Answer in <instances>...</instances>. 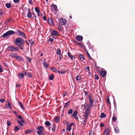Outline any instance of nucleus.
<instances>
[{
    "label": "nucleus",
    "mask_w": 135,
    "mask_h": 135,
    "mask_svg": "<svg viewBox=\"0 0 135 135\" xmlns=\"http://www.w3.org/2000/svg\"><path fill=\"white\" fill-rule=\"evenodd\" d=\"M54 78V76L53 74H51V75L49 76V79L50 80H52Z\"/></svg>",
    "instance_id": "cd10ccee"
},
{
    "label": "nucleus",
    "mask_w": 135,
    "mask_h": 135,
    "mask_svg": "<svg viewBox=\"0 0 135 135\" xmlns=\"http://www.w3.org/2000/svg\"><path fill=\"white\" fill-rule=\"evenodd\" d=\"M107 99L108 103L109 105H110L111 104L110 102V101L109 99V97H107Z\"/></svg>",
    "instance_id": "c03bdc74"
},
{
    "label": "nucleus",
    "mask_w": 135,
    "mask_h": 135,
    "mask_svg": "<svg viewBox=\"0 0 135 135\" xmlns=\"http://www.w3.org/2000/svg\"><path fill=\"white\" fill-rule=\"evenodd\" d=\"M49 41L52 42L53 41V39L51 38H50L49 39Z\"/></svg>",
    "instance_id": "bf43d9fd"
},
{
    "label": "nucleus",
    "mask_w": 135,
    "mask_h": 135,
    "mask_svg": "<svg viewBox=\"0 0 135 135\" xmlns=\"http://www.w3.org/2000/svg\"><path fill=\"white\" fill-rule=\"evenodd\" d=\"M99 72L101 75L102 76L103 78L106 75L107 72L106 71L101 70L99 71Z\"/></svg>",
    "instance_id": "6e6552de"
},
{
    "label": "nucleus",
    "mask_w": 135,
    "mask_h": 135,
    "mask_svg": "<svg viewBox=\"0 0 135 135\" xmlns=\"http://www.w3.org/2000/svg\"><path fill=\"white\" fill-rule=\"evenodd\" d=\"M7 50L9 52L19 51L18 48L16 46H9L7 47Z\"/></svg>",
    "instance_id": "20e7f679"
},
{
    "label": "nucleus",
    "mask_w": 135,
    "mask_h": 135,
    "mask_svg": "<svg viewBox=\"0 0 135 135\" xmlns=\"http://www.w3.org/2000/svg\"><path fill=\"white\" fill-rule=\"evenodd\" d=\"M88 115H86L85 114V115L83 117L84 120L86 121V120L88 117Z\"/></svg>",
    "instance_id": "49530a36"
},
{
    "label": "nucleus",
    "mask_w": 135,
    "mask_h": 135,
    "mask_svg": "<svg viewBox=\"0 0 135 135\" xmlns=\"http://www.w3.org/2000/svg\"><path fill=\"white\" fill-rule=\"evenodd\" d=\"M75 43H76L78 44L79 45H80L82 46H83V45L81 44V43H79V42H77L76 41H75Z\"/></svg>",
    "instance_id": "4d7b16f0"
},
{
    "label": "nucleus",
    "mask_w": 135,
    "mask_h": 135,
    "mask_svg": "<svg viewBox=\"0 0 135 135\" xmlns=\"http://www.w3.org/2000/svg\"><path fill=\"white\" fill-rule=\"evenodd\" d=\"M110 131L109 127L105 129L104 132V135H109Z\"/></svg>",
    "instance_id": "423d86ee"
},
{
    "label": "nucleus",
    "mask_w": 135,
    "mask_h": 135,
    "mask_svg": "<svg viewBox=\"0 0 135 135\" xmlns=\"http://www.w3.org/2000/svg\"><path fill=\"white\" fill-rule=\"evenodd\" d=\"M57 33V31L55 30L52 31L51 32V33L53 35H56Z\"/></svg>",
    "instance_id": "a878e982"
},
{
    "label": "nucleus",
    "mask_w": 135,
    "mask_h": 135,
    "mask_svg": "<svg viewBox=\"0 0 135 135\" xmlns=\"http://www.w3.org/2000/svg\"><path fill=\"white\" fill-rule=\"evenodd\" d=\"M18 102L19 103L21 107L23 109H24V108L23 104H22L20 101H18Z\"/></svg>",
    "instance_id": "ea45409f"
},
{
    "label": "nucleus",
    "mask_w": 135,
    "mask_h": 135,
    "mask_svg": "<svg viewBox=\"0 0 135 135\" xmlns=\"http://www.w3.org/2000/svg\"><path fill=\"white\" fill-rule=\"evenodd\" d=\"M13 1L15 3H17L19 2L20 0H13Z\"/></svg>",
    "instance_id": "e2e57ef3"
},
{
    "label": "nucleus",
    "mask_w": 135,
    "mask_h": 135,
    "mask_svg": "<svg viewBox=\"0 0 135 135\" xmlns=\"http://www.w3.org/2000/svg\"><path fill=\"white\" fill-rule=\"evenodd\" d=\"M29 3L30 4L32 5V0H29Z\"/></svg>",
    "instance_id": "0e129e2a"
},
{
    "label": "nucleus",
    "mask_w": 135,
    "mask_h": 135,
    "mask_svg": "<svg viewBox=\"0 0 135 135\" xmlns=\"http://www.w3.org/2000/svg\"><path fill=\"white\" fill-rule=\"evenodd\" d=\"M16 33L19 36H22L24 38H26L25 34L23 32L21 31L20 30H17Z\"/></svg>",
    "instance_id": "39448f33"
},
{
    "label": "nucleus",
    "mask_w": 135,
    "mask_h": 135,
    "mask_svg": "<svg viewBox=\"0 0 135 135\" xmlns=\"http://www.w3.org/2000/svg\"><path fill=\"white\" fill-rule=\"evenodd\" d=\"M76 80L77 81L81 80V78L80 76L79 75L77 76L76 77Z\"/></svg>",
    "instance_id": "a19ab883"
},
{
    "label": "nucleus",
    "mask_w": 135,
    "mask_h": 135,
    "mask_svg": "<svg viewBox=\"0 0 135 135\" xmlns=\"http://www.w3.org/2000/svg\"><path fill=\"white\" fill-rule=\"evenodd\" d=\"M115 131L117 132H119V129L118 127H116L115 129Z\"/></svg>",
    "instance_id": "a18cd8bd"
},
{
    "label": "nucleus",
    "mask_w": 135,
    "mask_h": 135,
    "mask_svg": "<svg viewBox=\"0 0 135 135\" xmlns=\"http://www.w3.org/2000/svg\"><path fill=\"white\" fill-rule=\"evenodd\" d=\"M32 131L30 129H27L25 131V134H27L31 133Z\"/></svg>",
    "instance_id": "c85d7f7f"
},
{
    "label": "nucleus",
    "mask_w": 135,
    "mask_h": 135,
    "mask_svg": "<svg viewBox=\"0 0 135 135\" xmlns=\"http://www.w3.org/2000/svg\"><path fill=\"white\" fill-rule=\"evenodd\" d=\"M60 118L56 116L54 119V121L55 122L58 123L60 121Z\"/></svg>",
    "instance_id": "2eb2a0df"
},
{
    "label": "nucleus",
    "mask_w": 135,
    "mask_h": 135,
    "mask_svg": "<svg viewBox=\"0 0 135 135\" xmlns=\"http://www.w3.org/2000/svg\"><path fill=\"white\" fill-rule=\"evenodd\" d=\"M3 71L2 69V66L0 64V73L3 72Z\"/></svg>",
    "instance_id": "052dcab7"
},
{
    "label": "nucleus",
    "mask_w": 135,
    "mask_h": 135,
    "mask_svg": "<svg viewBox=\"0 0 135 135\" xmlns=\"http://www.w3.org/2000/svg\"><path fill=\"white\" fill-rule=\"evenodd\" d=\"M37 13L38 16V17H41L42 16V13H40H40Z\"/></svg>",
    "instance_id": "09e8293b"
},
{
    "label": "nucleus",
    "mask_w": 135,
    "mask_h": 135,
    "mask_svg": "<svg viewBox=\"0 0 135 135\" xmlns=\"http://www.w3.org/2000/svg\"><path fill=\"white\" fill-rule=\"evenodd\" d=\"M44 61L43 63V66L45 69H47L49 67V64L48 63H46L45 59H44Z\"/></svg>",
    "instance_id": "1a4fd4ad"
},
{
    "label": "nucleus",
    "mask_w": 135,
    "mask_h": 135,
    "mask_svg": "<svg viewBox=\"0 0 135 135\" xmlns=\"http://www.w3.org/2000/svg\"><path fill=\"white\" fill-rule=\"evenodd\" d=\"M43 19L44 21H46V17L45 16H44L43 17Z\"/></svg>",
    "instance_id": "774afa93"
},
{
    "label": "nucleus",
    "mask_w": 135,
    "mask_h": 135,
    "mask_svg": "<svg viewBox=\"0 0 135 135\" xmlns=\"http://www.w3.org/2000/svg\"><path fill=\"white\" fill-rule=\"evenodd\" d=\"M58 27L59 28V30L60 31H62V29H61V26L60 25H59L58 26Z\"/></svg>",
    "instance_id": "6e6d98bb"
},
{
    "label": "nucleus",
    "mask_w": 135,
    "mask_h": 135,
    "mask_svg": "<svg viewBox=\"0 0 135 135\" xmlns=\"http://www.w3.org/2000/svg\"><path fill=\"white\" fill-rule=\"evenodd\" d=\"M51 70L54 72L55 73H57V69L56 68H51Z\"/></svg>",
    "instance_id": "58836bf2"
},
{
    "label": "nucleus",
    "mask_w": 135,
    "mask_h": 135,
    "mask_svg": "<svg viewBox=\"0 0 135 135\" xmlns=\"http://www.w3.org/2000/svg\"><path fill=\"white\" fill-rule=\"evenodd\" d=\"M90 107L89 106H87V108L85 112V114L86 115H88L90 112Z\"/></svg>",
    "instance_id": "ddd939ff"
},
{
    "label": "nucleus",
    "mask_w": 135,
    "mask_h": 135,
    "mask_svg": "<svg viewBox=\"0 0 135 135\" xmlns=\"http://www.w3.org/2000/svg\"><path fill=\"white\" fill-rule=\"evenodd\" d=\"M18 77L21 79H22L24 76V75L23 73H19L18 74Z\"/></svg>",
    "instance_id": "6ab92c4d"
},
{
    "label": "nucleus",
    "mask_w": 135,
    "mask_h": 135,
    "mask_svg": "<svg viewBox=\"0 0 135 135\" xmlns=\"http://www.w3.org/2000/svg\"><path fill=\"white\" fill-rule=\"evenodd\" d=\"M63 123L64 124L66 125H67V124H69V122L66 120L63 121Z\"/></svg>",
    "instance_id": "603ef678"
},
{
    "label": "nucleus",
    "mask_w": 135,
    "mask_h": 135,
    "mask_svg": "<svg viewBox=\"0 0 135 135\" xmlns=\"http://www.w3.org/2000/svg\"><path fill=\"white\" fill-rule=\"evenodd\" d=\"M67 54L69 57L72 60H73V59H75V57L73 55H71L70 52H69Z\"/></svg>",
    "instance_id": "f3484780"
},
{
    "label": "nucleus",
    "mask_w": 135,
    "mask_h": 135,
    "mask_svg": "<svg viewBox=\"0 0 135 135\" xmlns=\"http://www.w3.org/2000/svg\"><path fill=\"white\" fill-rule=\"evenodd\" d=\"M69 103V104H70V102L69 101H68L64 105V108H65L66 107H67L68 106V103Z\"/></svg>",
    "instance_id": "79ce46f5"
},
{
    "label": "nucleus",
    "mask_w": 135,
    "mask_h": 135,
    "mask_svg": "<svg viewBox=\"0 0 135 135\" xmlns=\"http://www.w3.org/2000/svg\"><path fill=\"white\" fill-rule=\"evenodd\" d=\"M60 24L61 25H64L66 23V21L65 19H64L63 18H61L59 21Z\"/></svg>",
    "instance_id": "9b49d317"
},
{
    "label": "nucleus",
    "mask_w": 135,
    "mask_h": 135,
    "mask_svg": "<svg viewBox=\"0 0 135 135\" xmlns=\"http://www.w3.org/2000/svg\"><path fill=\"white\" fill-rule=\"evenodd\" d=\"M18 55L17 54L14 53L10 54V56L12 57H15L16 59Z\"/></svg>",
    "instance_id": "4be33fe9"
},
{
    "label": "nucleus",
    "mask_w": 135,
    "mask_h": 135,
    "mask_svg": "<svg viewBox=\"0 0 135 135\" xmlns=\"http://www.w3.org/2000/svg\"><path fill=\"white\" fill-rule=\"evenodd\" d=\"M112 120L114 122H115L117 120V118L115 117H113L112 118Z\"/></svg>",
    "instance_id": "3c124183"
},
{
    "label": "nucleus",
    "mask_w": 135,
    "mask_h": 135,
    "mask_svg": "<svg viewBox=\"0 0 135 135\" xmlns=\"http://www.w3.org/2000/svg\"><path fill=\"white\" fill-rule=\"evenodd\" d=\"M106 116V115L104 113H101L100 117L101 118H104Z\"/></svg>",
    "instance_id": "b1692460"
},
{
    "label": "nucleus",
    "mask_w": 135,
    "mask_h": 135,
    "mask_svg": "<svg viewBox=\"0 0 135 135\" xmlns=\"http://www.w3.org/2000/svg\"><path fill=\"white\" fill-rule=\"evenodd\" d=\"M28 12L27 14V16L29 18H31L32 17V14L31 13V11L30 8L28 9Z\"/></svg>",
    "instance_id": "412c9836"
},
{
    "label": "nucleus",
    "mask_w": 135,
    "mask_h": 135,
    "mask_svg": "<svg viewBox=\"0 0 135 135\" xmlns=\"http://www.w3.org/2000/svg\"><path fill=\"white\" fill-rule=\"evenodd\" d=\"M17 122L18 123V124H20L21 126H23V122H22V121H21L18 120H17Z\"/></svg>",
    "instance_id": "473e14b6"
},
{
    "label": "nucleus",
    "mask_w": 135,
    "mask_h": 135,
    "mask_svg": "<svg viewBox=\"0 0 135 135\" xmlns=\"http://www.w3.org/2000/svg\"><path fill=\"white\" fill-rule=\"evenodd\" d=\"M27 59L28 62H30L31 61V59L29 57H27Z\"/></svg>",
    "instance_id": "864d4df0"
},
{
    "label": "nucleus",
    "mask_w": 135,
    "mask_h": 135,
    "mask_svg": "<svg viewBox=\"0 0 135 135\" xmlns=\"http://www.w3.org/2000/svg\"><path fill=\"white\" fill-rule=\"evenodd\" d=\"M56 53L57 54L59 55L61 54V51L60 49H57Z\"/></svg>",
    "instance_id": "f704fd0d"
},
{
    "label": "nucleus",
    "mask_w": 135,
    "mask_h": 135,
    "mask_svg": "<svg viewBox=\"0 0 135 135\" xmlns=\"http://www.w3.org/2000/svg\"><path fill=\"white\" fill-rule=\"evenodd\" d=\"M28 42H27L26 41V42L27 43L28 45L30 44L31 46L33 45L34 44V41L31 40H30Z\"/></svg>",
    "instance_id": "a211bd4d"
},
{
    "label": "nucleus",
    "mask_w": 135,
    "mask_h": 135,
    "mask_svg": "<svg viewBox=\"0 0 135 135\" xmlns=\"http://www.w3.org/2000/svg\"><path fill=\"white\" fill-rule=\"evenodd\" d=\"M48 23L50 25H53L54 24V22L53 20L51 19L50 20L49 19L47 21Z\"/></svg>",
    "instance_id": "aec40b11"
},
{
    "label": "nucleus",
    "mask_w": 135,
    "mask_h": 135,
    "mask_svg": "<svg viewBox=\"0 0 135 135\" xmlns=\"http://www.w3.org/2000/svg\"><path fill=\"white\" fill-rule=\"evenodd\" d=\"M6 107L7 108H9L10 109H12V106L11 105V104L10 103H8V105H6Z\"/></svg>",
    "instance_id": "e433bc0d"
},
{
    "label": "nucleus",
    "mask_w": 135,
    "mask_h": 135,
    "mask_svg": "<svg viewBox=\"0 0 135 135\" xmlns=\"http://www.w3.org/2000/svg\"><path fill=\"white\" fill-rule=\"evenodd\" d=\"M44 129V127L42 126H38L37 128V133L39 135L44 134V132L42 131Z\"/></svg>",
    "instance_id": "7ed1b4c3"
},
{
    "label": "nucleus",
    "mask_w": 135,
    "mask_h": 135,
    "mask_svg": "<svg viewBox=\"0 0 135 135\" xmlns=\"http://www.w3.org/2000/svg\"><path fill=\"white\" fill-rule=\"evenodd\" d=\"M84 93H85V95L86 96H87L88 95V93L86 91H85V89H84Z\"/></svg>",
    "instance_id": "13d9d810"
},
{
    "label": "nucleus",
    "mask_w": 135,
    "mask_h": 135,
    "mask_svg": "<svg viewBox=\"0 0 135 135\" xmlns=\"http://www.w3.org/2000/svg\"><path fill=\"white\" fill-rule=\"evenodd\" d=\"M73 124L74 125L73 123H71L70 124H67V129L66 130H68L69 131H70L71 129V127Z\"/></svg>",
    "instance_id": "f8f14e48"
},
{
    "label": "nucleus",
    "mask_w": 135,
    "mask_h": 135,
    "mask_svg": "<svg viewBox=\"0 0 135 135\" xmlns=\"http://www.w3.org/2000/svg\"><path fill=\"white\" fill-rule=\"evenodd\" d=\"M7 125L8 126H9L11 124V122L9 120H7Z\"/></svg>",
    "instance_id": "de8ad7c7"
},
{
    "label": "nucleus",
    "mask_w": 135,
    "mask_h": 135,
    "mask_svg": "<svg viewBox=\"0 0 135 135\" xmlns=\"http://www.w3.org/2000/svg\"><path fill=\"white\" fill-rule=\"evenodd\" d=\"M6 6L7 8H10L11 7V4L9 3H7L6 4Z\"/></svg>",
    "instance_id": "2f4dec72"
},
{
    "label": "nucleus",
    "mask_w": 135,
    "mask_h": 135,
    "mask_svg": "<svg viewBox=\"0 0 135 135\" xmlns=\"http://www.w3.org/2000/svg\"><path fill=\"white\" fill-rule=\"evenodd\" d=\"M24 40L21 37L17 38L15 41L16 45L17 46H20L24 44Z\"/></svg>",
    "instance_id": "f257e3e1"
},
{
    "label": "nucleus",
    "mask_w": 135,
    "mask_h": 135,
    "mask_svg": "<svg viewBox=\"0 0 135 135\" xmlns=\"http://www.w3.org/2000/svg\"><path fill=\"white\" fill-rule=\"evenodd\" d=\"M16 59L18 61H21L23 60V58L22 57L18 55L17 56Z\"/></svg>",
    "instance_id": "dca6fc26"
},
{
    "label": "nucleus",
    "mask_w": 135,
    "mask_h": 135,
    "mask_svg": "<svg viewBox=\"0 0 135 135\" xmlns=\"http://www.w3.org/2000/svg\"><path fill=\"white\" fill-rule=\"evenodd\" d=\"M25 74L26 76H27L29 77H32L31 74V73H27L26 71L25 72Z\"/></svg>",
    "instance_id": "5701e85b"
},
{
    "label": "nucleus",
    "mask_w": 135,
    "mask_h": 135,
    "mask_svg": "<svg viewBox=\"0 0 135 135\" xmlns=\"http://www.w3.org/2000/svg\"><path fill=\"white\" fill-rule=\"evenodd\" d=\"M4 100L3 99H0V102H1L2 103H3L4 102Z\"/></svg>",
    "instance_id": "338daca9"
},
{
    "label": "nucleus",
    "mask_w": 135,
    "mask_h": 135,
    "mask_svg": "<svg viewBox=\"0 0 135 135\" xmlns=\"http://www.w3.org/2000/svg\"><path fill=\"white\" fill-rule=\"evenodd\" d=\"M16 33L13 30H9L6 32V33L3 34L2 37L3 38H5L7 36L14 35Z\"/></svg>",
    "instance_id": "f03ea898"
},
{
    "label": "nucleus",
    "mask_w": 135,
    "mask_h": 135,
    "mask_svg": "<svg viewBox=\"0 0 135 135\" xmlns=\"http://www.w3.org/2000/svg\"><path fill=\"white\" fill-rule=\"evenodd\" d=\"M76 39L78 41H81L83 39V37L81 36L78 35L76 36Z\"/></svg>",
    "instance_id": "4468645a"
},
{
    "label": "nucleus",
    "mask_w": 135,
    "mask_h": 135,
    "mask_svg": "<svg viewBox=\"0 0 135 135\" xmlns=\"http://www.w3.org/2000/svg\"><path fill=\"white\" fill-rule=\"evenodd\" d=\"M95 78L97 79H98L99 78L98 76L97 75H95Z\"/></svg>",
    "instance_id": "5fc2aeb1"
},
{
    "label": "nucleus",
    "mask_w": 135,
    "mask_h": 135,
    "mask_svg": "<svg viewBox=\"0 0 135 135\" xmlns=\"http://www.w3.org/2000/svg\"><path fill=\"white\" fill-rule=\"evenodd\" d=\"M89 105H88L87 106H89L90 107H92L94 101L90 96L89 97Z\"/></svg>",
    "instance_id": "0eeeda50"
},
{
    "label": "nucleus",
    "mask_w": 135,
    "mask_h": 135,
    "mask_svg": "<svg viewBox=\"0 0 135 135\" xmlns=\"http://www.w3.org/2000/svg\"><path fill=\"white\" fill-rule=\"evenodd\" d=\"M16 116L18 117L22 121V122H25L23 119L21 115H16Z\"/></svg>",
    "instance_id": "393cba45"
},
{
    "label": "nucleus",
    "mask_w": 135,
    "mask_h": 135,
    "mask_svg": "<svg viewBox=\"0 0 135 135\" xmlns=\"http://www.w3.org/2000/svg\"><path fill=\"white\" fill-rule=\"evenodd\" d=\"M73 110L72 109H70L68 110V113L69 114H71L73 113Z\"/></svg>",
    "instance_id": "c9c22d12"
},
{
    "label": "nucleus",
    "mask_w": 135,
    "mask_h": 135,
    "mask_svg": "<svg viewBox=\"0 0 135 135\" xmlns=\"http://www.w3.org/2000/svg\"><path fill=\"white\" fill-rule=\"evenodd\" d=\"M35 10L36 11V12H37V13H40V11L39 9V8L38 7H36L35 8Z\"/></svg>",
    "instance_id": "37998d69"
},
{
    "label": "nucleus",
    "mask_w": 135,
    "mask_h": 135,
    "mask_svg": "<svg viewBox=\"0 0 135 135\" xmlns=\"http://www.w3.org/2000/svg\"><path fill=\"white\" fill-rule=\"evenodd\" d=\"M79 56L81 61H83L84 60V57L83 55L80 54L79 55Z\"/></svg>",
    "instance_id": "c756f323"
},
{
    "label": "nucleus",
    "mask_w": 135,
    "mask_h": 135,
    "mask_svg": "<svg viewBox=\"0 0 135 135\" xmlns=\"http://www.w3.org/2000/svg\"><path fill=\"white\" fill-rule=\"evenodd\" d=\"M104 124L103 123H102L100 124V127H103L104 126Z\"/></svg>",
    "instance_id": "680f3d73"
},
{
    "label": "nucleus",
    "mask_w": 135,
    "mask_h": 135,
    "mask_svg": "<svg viewBox=\"0 0 135 135\" xmlns=\"http://www.w3.org/2000/svg\"><path fill=\"white\" fill-rule=\"evenodd\" d=\"M78 113V112L76 111L75 110L74 111L73 114L71 115L72 117H75V116L77 115V114Z\"/></svg>",
    "instance_id": "7c9ffc66"
},
{
    "label": "nucleus",
    "mask_w": 135,
    "mask_h": 135,
    "mask_svg": "<svg viewBox=\"0 0 135 135\" xmlns=\"http://www.w3.org/2000/svg\"><path fill=\"white\" fill-rule=\"evenodd\" d=\"M114 107L115 108H115H116L117 105H116V103L115 102V101H114Z\"/></svg>",
    "instance_id": "69168bd1"
},
{
    "label": "nucleus",
    "mask_w": 135,
    "mask_h": 135,
    "mask_svg": "<svg viewBox=\"0 0 135 135\" xmlns=\"http://www.w3.org/2000/svg\"><path fill=\"white\" fill-rule=\"evenodd\" d=\"M21 127L20 126V127L18 126H16L15 127V132H18V130H19L20 128Z\"/></svg>",
    "instance_id": "bb28decb"
},
{
    "label": "nucleus",
    "mask_w": 135,
    "mask_h": 135,
    "mask_svg": "<svg viewBox=\"0 0 135 135\" xmlns=\"http://www.w3.org/2000/svg\"><path fill=\"white\" fill-rule=\"evenodd\" d=\"M3 9H0V15H2L3 13Z\"/></svg>",
    "instance_id": "8fccbe9b"
},
{
    "label": "nucleus",
    "mask_w": 135,
    "mask_h": 135,
    "mask_svg": "<svg viewBox=\"0 0 135 135\" xmlns=\"http://www.w3.org/2000/svg\"><path fill=\"white\" fill-rule=\"evenodd\" d=\"M45 124L46 126H51L50 123L48 121H46Z\"/></svg>",
    "instance_id": "72a5a7b5"
},
{
    "label": "nucleus",
    "mask_w": 135,
    "mask_h": 135,
    "mask_svg": "<svg viewBox=\"0 0 135 135\" xmlns=\"http://www.w3.org/2000/svg\"><path fill=\"white\" fill-rule=\"evenodd\" d=\"M51 6L52 8H51V9L52 10H55L56 11L58 10V9L57 8V7L56 5L54 4H52L51 5Z\"/></svg>",
    "instance_id": "9d476101"
},
{
    "label": "nucleus",
    "mask_w": 135,
    "mask_h": 135,
    "mask_svg": "<svg viewBox=\"0 0 135 135\" xmlns=\"http://www.w3.org/2000/svg\"><path fill=\"white\" fill-rule=\"evenodd\" d=\"M86 51V54L88 55V57L89 59L90 60H92V59H93L91 57V56L88 53V51Z\"/></svg>",
    "instance_id": "4c0bfd02"
}]
</instances>
